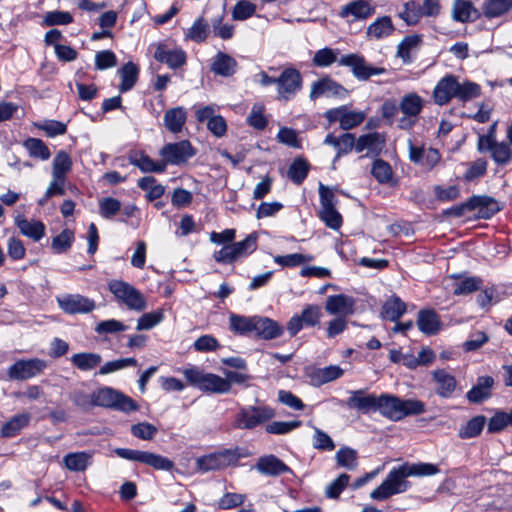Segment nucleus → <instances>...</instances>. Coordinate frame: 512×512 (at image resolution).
I'll return each instance as SVG.
<instances>
[{"instance_id": "28", "label": "nucleus", "mask_w": 512, "mask_h": 512, "mask_svg": "<svg viewBox=\"0 0 512 512\" xmlns=\"http://www.w3.org/2000/svg\"><path fill=\"white\" fill-rule=\"evenodd\" d=\"M31 421V414L23 412L12 416L1 428L0 435L3 438H13L21 433Z\"/></svg>"}, {"instance_id": "49", "label": "nucleus", "mask_w": 512, "mask_h": 512, "mask_svg": "<svg viewBox=\"0 0 512 512\" xmlns=\"http://www.w3.org/2000/svg\"><path fill=\"white\" fill-rule=\"evenodd\" d=\"M71 168L72 160L70 155L63 150L59 151L53 159L52 176L57 178L66 177V174L70 172Z\"/></svg>"}, {"instance_id": "13", "label": "nucleus", "mask_w": 512, "mask_h": 512, "mask_svg": "<svg viewBox=\"0 0 512 512\" xmlns=\"http://www.w3.org/2000/svg\"><path fill=\"white\" fill-rule=\"evenodd\" d=\"M373 0H353L341 7L339 17L347 22L364 21L375 14Z\"/></svg>"}, {"instance_id": "51", "label": "nucleus", "mask_w": 512, "mask_h": 512, "mask_svg": "<svg viewBox=\"0 0 512 512\" xmlns=\"http://www.w3.org/2000/svg\"><path fill=\"white\" fill-rule=\"evenodd\" d=\"M309 171V164L302 158L295 159L289 169L288 177L297 185L301 184L307 177Z\"/></svg>"}, {"instance_id": "44", "label": "nucleus", "mask_w": 512, "mask_h": 512, "mask_svg": "<svg viewBox=\"0 0 512 512\" xmlns=\"http://www.w3.org/2000/svg\"><path fill=\"white\" fill-rule=\"evenodd\" d=\"M23 146L28 151L30 157L38 158L43 161L51 157L49 148L41 139L30 137L23 142Z\"/></svg>"}, {"instance_id": "45", "label": "nucleus", "mask_w": 512, "mask_h": 512, "mask_svg": "<svg viewBox=\"0 0 512 512\" xmlns=\"http://www.w3.org/2000/svg\"><path fill=\"white\" fill-rule=\"evenodd\" d=\"M489 202L496 204L494 201L487 197L473 196L466 203L450 208L446 211V214L455 217H461L466 210H474L478 207L487 206Z\"/></svg>"}, {"instance_id": "38", "label": "nucleus", "mask_w": 512, "mask_h": 512, "mask_svg": "<svg viewBox=\"0 0 512 512\" xmlns=\"http://www.w3.org/2000/svg\"><path fill=\"white\" fill-rule=\"evenodd\" d=\"M406 312V304L396 295L390 296L381 311L383 318L397 321Z\"/></svg>"}, {"instance_id": "23", "label": "nucleus", "mask_w": 512, "mask_h": 512, "mask_svg": "<svg viewBox=\"0 0 512 512\" xmlns=\"http://www.w3.org/2000/svg\"><path fill=\"white\" fill-rule=\"evenodd\" d=\"M232 458H234V454L229 450L206 455L197 459V469L201 472L221 469L227 466Z\"/></svg>"}, {"instance_id": "32", "label": "nucleus", "mask_w": 512, "mask_h": 512, "mask_svg": "<svg viewBox=\"0 0 512 512\" xmlns=\"http://www.w3.org/2000/svg\"><path fill=\"white\" fill-rule=\"evenodd\" d=\"M417 326L422 333L433 335L440 330L441 322L434 310L425 309L418 313Z\"/></svg>"}, {"instance_id": "33", "label": "nucleus", "mask_w": 512, "mask_h": 512, "mask_svg": "<svg viewBox=\"0 0 512 512\" xmlns=\"http://www.w3.org/2000/svg\"><path fill=\"white\" fill-rule=\"evenodd\" d=\"M237 62L226 53L219 52L213 58L211 71L223 77H230L236 72Z\"/></svg>"}, {"instance_id": "47", "label": "nucleus", "mask_w": 512, "mask_h": 512, "mask_svg": "<svg viewBox=\"0 0 512 512\" xmlns=\"http://www.w3.org/2000/svg\"><path fill=\"white\" fill-rule=\"evenodd\" d=\"M407 25H416L423 16L421 6L414 0L408 1L403 5V10L398 14Z\"/></svg>"}, {"instance_id": "43", "label": "nucleus", "mask_w": 512, "mask_h": 512, "mask_svg": "<svg viewBox=\"0 0 512 512\" xmlns=\"http://www.w3.org/2000/svg\"><path fill=\"white\" fill-rule=\"evenodd\" d=\"M511 8L512 0H484L482 5L483 14L488 18L499 17Z\"/></svg>"}, {"instance_id": "12", "label": "nucleus", "mask_w": 512, "mask_h": 512, "mask_svg": "<svg viewBox=\"0 0 512 512\" xmlns=\"http://www.w3.org/2000/svg\"><path fill=\"white\" fill-rule=\"evenodd\" d=\"M302 87V77L294 68L285 69L277 78V93L280 100L292 99Z\"/></svg>"}, {"instance_id": "48", "label": "nucleus", "mask_w": 512, "mask_h": 512, "mask_svg": "<svg viewBox=\"0 0 512 512\" xmlns=\"http://www.w3.org/2000/svg\"><path fill=\"white\" fill-rule=\"evenodd\" d=\"M117 18L118 14L113 10L106 11L99 16L98 25L101 27V31H98V40L113 37L111 28L116 24Z\"/></svg>"}, {"instance_id": "56", "label": "nucleus", "mask_w": 512, "mask_h": 512, "mask_svg": "<svg viewBox=\"0 0 512 512\" xmlns=\"http://www.w3.org/2000/svg\"><path fill=\"white\" fill-rule=\"evenodd\" d=\"M209 34V26L203 18H198L185 34L186 39L201 43Z\"/></svg>"}, {"instance_id": "58", "label": "nucleus", "mask_w": 512, "mask_h": 512, "mask_svg": "<svg viewBox=\"0 0 512 512\" xmlns=\"http://www.w3.org/2000/svg\"><path fill=\"white\" fill-rule=\"evenodd\" d=\"M371 173L379 183H387L392 178V168L386 161L377 159L373 162Z\"/></svg>"}, {"instance_id": "53", "label": "nucleus", "mask_w": 512, "mask_h": 512, "mask_svg": "<svg viewBox=\"0 0 512 512\" xmlns=\"http://www.w3.org/2000/svg\"><path fill=\"white\" fill-rule=\"evenodd\" d=\"M314 259L312 255L301 253H293L287 255H277L274 257V262L283 267H296L301 264L311 262Z\"/></svg>"}, {"instance_id": "21", "label": "nucleus", "mask_w": 512, "mask_h": 512, "mask_svg": "<svg viewBox=\"0 0 512 512\" xmlns=\"http://www.w3.org/2000/svg\"><path fill=\"white\" fill-rule=\"evenodd\" d=\"M458 87V79L453 75H447L439 80L433 90V98L436 104L445 105L452 98H455V91Z\"/></svg>"}, {"instance_id": "35", "label": "nucleus", "mask_w": 512, "mask_h": 512, "mask_svg": "<svg viewBox=\"0 0 512 512\" xmlns=\"http://www.w3.org/2000/svg\"><path fill=\"white\" fill-rule=\"evenodd\" d=\"M424 106L423 99L417 93H408L401 98L399 110L405 116L417 117Z\"/></svg>"}, {"instance_id": "26", "label": "nucleus", "mask_w": 512, "mask_h": 512, "mask_svg": "<svg viewBox=\"0 0 512 512\" xmlns=\"http://www.w3.org/2000/svg\"><path fill=\"white\" fill-rule=\"evenodd\" d=\"M385 146V136L378 133H368L361 135L356 140V151H367L368 154L378 155Z\"/></svg>"}, {"instance_id": "50", "label": "nucleus", "mask_w": 512, "mask_h": 512, "mask_svg": "<svg viewBox=\"0 0 512 512\" xmlns=\"http://www.w3.org/2000/svg\"><path fill=\"white\" fill-rule=\"evenodd\" d=\"M455 89V98L463 102L477 98L481 92L480 86L471 81H464L462 83L458 81V87Z\"/></svg>"}, {"instance_id": "63", "label": "nucleus", "mask_w": 512, "mask_h": 512, "mask_svg": "<svg viewBox=\"0 0 512 512\" xmlns=\"http://www.w3.org/2000/svg\"><path fill=\"white\" fill-rule=\"evenodd\" d=\"M73 22V16L66 11L47 12L43 19L45 26L68 25Z\"/></svg>"}, {"instance_id": "16", "label": "nucleus", "mask_w": 512, "mask_h": 512, "mask_svg": "<svg viewBox=\"0 0 512 512\" xmlns=\"http://www.w3.org/2000/svg\"><path fill=\"white\" fill-rule=\"evenodd\" d=\"M305 376L314 387H320L341 378L344 370L338 365H329L323 368L309 366L305 368Z\"/></svg>"}, {"instance_id": "54", "label": "nucleus", "mask_w": 512, "mask_h": 512, "mask_svg": "<svg viewBox=\"0 0 512 512\" xmlns=\"http://www.w3.org/2000/svg\"><path fill=\"white\" fill-rule=\"evenodd\" d=\"M74 241V233L65 229L52 239L51 248L57 254L65 253L70 249Z\"/></svg>"}, {"instance_id": "37", "label": "nucleus", "mask_w": 512, "mask_h": 512, "mask_svg": "<svg viewBox=\"0 0 512 512\" xmlns=\"http://www.w3.org/2000/svg\"><path fill=\"white\" fill-rule=\"evenodd\" d=\"M130 163L139 168L143 173H163L165 171V165L162 160L154 161L150 156L144 153L132 156Z\"/></svg>"}, {"instance_id": "61", "label": "nucleus", "mask_w": 512, "mask_h": 512, "mask_svg": "<svg viewBox=\"0 0 512 512\" xmlns=\"http://www.w3.org/2000/svg\"><path fill=\"white\" fill-rule=\"evenodd\" d=\"M89 459L90 456L84 452L70 453L65 456L64 463L71 471H82L87 467Z\"/></svg>"}, {"instance_id": "60", "label": "nucleus", "mask_w": 512, "mask_h": 512, "mask_svg": "<svg viewBox=\"0 0 512 512\" xmlns=\"http://www.w3.org/2000/svg\"><path fill=\"white\" fill-rule=\"evenodd\" d=\"M164 318L163 311L158 309L153 312L143 314L137 321L136 329L138 331L150 330L159 324Z\"/></svg>"}, {"instance_id": "2", "label": "nucleus", "mask_w": 512, "mask_h": 512, "mask_svg": "<svg viewBox=\"0 0 512 512\" xmlns=\"http://www.w3.org/2000/svg\"><path fill=\"white\" fill-rule=\"evenodd\" d=\"M376 411L391 421H399L407 416L420 415L426 408L420 400H402L395 395L384 393L377 396Z\"/></svg>"}, {"instance_id": "22", "label": "nucleus", "mask_w": 512, "mask_h": 512, "mask_svg": "<svg viewBox=\"0 0 512 512\" xmlns=\"http://www.w3.org/2000/svg\"><path fill=\"white\" fill-rule=\"evenodd\" d=\"M59 307L68 314L86 313L94 309V302L80 295L58 298Z\"/></svg>"}, {"instance_id": "7", "label": "nucleus", "mask_w": 512, "mask_h": 512, "mask_svg": "<svg viewBox=\"0 0 512 512\" xmlns=\"http://www.w3.org/2000/svg\"><path fill=\"white\" fill-rule=\"evenodd\" d=\"M115 453L120 458L137 461L151 466L156 470L170 471L174 467V463L167 457L148 451L117 448L115 449Z\"/></svg>"}, {"instance_id": "6", "label": "nucleus", "mask_w": 512, "mask_h": 512, "mask_svg": "<svg viewBox=\"0 0 512 512\" xmlns=\"http://www.w3.org/2000/svg\"><path fill=\"white\" fill-rule=\"evenodd\" d=\"M109 290L130 310L141 312L147 307L143 294L127 282L121 280L111 281L109 283Z\"/></svg>"}, {"instance_id": "19", "label": "nucleus", "mask_w": 512, "mask_h": 512, "mask_svg": "<svg viewBox=\"0 0 512 512\" xmlns=\"http://www.w3.org/2000/svg\"><path fill=\"white\" fill-rule=\"evenodd\" d=\"M350 409H356L363 414L376 412L377 396L375 394H366L364 390H354L350 392V397L345 402Z\"/></svg>"}, {"instance_id": "36", "label": "nucleus", "mask_w": 512, "mask_h": 512, "mask_svg": "<svg viewBox=\"0 0 512 512\" xmlns=\"http://www.w3.org/2000/svg\"><path fill=\"white\" fill-rule=\"evenodd\" d=\"M187 113L183 107H175L164 114V125L172 133H179L186 122Z\"/></svg>"}, {"instance_id": "10", "label": "nucleus", "mask_w": 512, "mask_h": 512, "mask_svg": "<svg viewBox=\"0 0 512 512\" xmlns=\"http://www.w3.org/2000/svg\"><path fill=\"white\" fill-rule=\"evenodd\" d=\"M165 165H182L195 155V149L188 140L165 144L159 151Z\"/></svg>"}, {"instance_id": "4", "label": "nucleus", "mask_w": 512, "mask_h": 512, "mask_svg": "<svg viewBox=\"0 0 512 512\" xmlns=\"http://www.w3.org/2000/svg\"><path fill=\"white\" fill-rule=\"evenodd\" d=\"M257 249V235L249 234L244 240L224 245L213 253L217 263L232 264L240 258L247 257Z\"/></svg>"}, {"instance_id": "40", "label": "nucleus", "mask_w": 512, "mask_h": 512, "mask_svg": "<svg viewBox=\"0 0 512 512\" xmlns=\"http://www.w3.org/2000/svg\"><path fill=\"white\" fill-rule=\"evenodd\" d=\"M255 316H243L231 314L229 317V328L238 335H247L253 332Z\"/></svg>"}, {"instance_id": "31", "label": "nucleus", "mask_w": 512, "mask_h": 512, "mask_svg": "<svg viewBox=\"0 0 512 512\" xmlns=\"http://www.w3.org/2000/svg\"><path fill=\"white\" fill-rule=\"evenodd\" d=\"M16 226L20 232L34 240L39 241L45 235V225L38 220H27L22 216H18L15 220Z\"/></svg>"}, {"instance_id": "9", "label": "nucleus", "mask_w": 512, "mask_h": 512, "mask_svg": "<svg viewBox=\"0 0 512 512\" xmlns=\"http://www.w3.org/2000/svg\"><path fill=\"white\" fill-rule=\"evenodd\" d=\"M338 64L349 67L353 76L359 81H367L372 76L386 73L385 68L370 65L362 55L357 53L341 56L338 60Z\"/></svg>"}, {"instance_id": "46", "label": "nucleus", "mask_w": 512, "mask_h": 512, "mask_svg": "<svg viewBox=\"0 0 512 512\" xmlns=\"http://www.w3.org/2000/svg\"><path fill=\"white\" fill-rule=\"evenodd\" d=\"M486 424V418L483 415H477L470 419L466 425L459 430V437L462 439H470L477 437L483 431Z\"/></svg>"}, {"instance_id": "20", "label": "nucleus", "mask_w": 512, "mask_h": 512, "mask_svg": "<svg viewBox=\"0 0 512 512\" xmlns=\"http://www.w3.org/2000/svg\"><path fill=\"white\" fill-rule=\"evenodd\" d=\"M435 384V392L441 398L452 397L457 387V381L446 369H437L431 372Z\"/></svg>"}, {"instance_id": "30", "label": "nucleus", "mask_w": 512, "mask_h": 512, "mask_svg": "<svg viewBox=\"0 0 512 512\" xmlns=\"http://www.w3.org/2000/svg\"><path fill=\"white\" fill-rule=\"evenodd\" d=\"M256 469L264 475L277 476L288 472L289 467L274 455L261 457L257 464Z\"/></svg>"}, {"instance_id": "14", "label": "nucleus", "mask_w": 512, "mask_h": 512, "mask_svg": "<svg viewBox=\"0 0 512 512\" xmlns=\"http://www.w3.org/2000/svg\"><path fill=\"white\" fill-rule=\"evenodd\" d=\"M322 317L321 308L318 305H307L300 315H294L287 323V331L295 336L303 327L319 325Z\"/></svg>"}, {"instance_id": "41", "label": "nucleus", "mask_w": 512, "mask_h": 512, "mask_svg": "<svg viewBox=\"0 0 512 512\" xmlns=\"http://www.w3.org/2000/svg\"><path fill=\"white\" fill-rule=\"evenodd\" d=\"M138 187L146 191V199L151 202L159 199L165 192V187L158 183L153 176H145L139 179Z\"/></svg>"}, {"instance_id": "3", "label": "nucleus", "mask_w": 512, "mask_h": 512, "mask_svg": "<svg viewBox=\"0 0 512 512\" xmlns=\"http://www.w3.org/2000/svg\"><path fill=\"white\" fill-rule=\"evenodd\" d=\"M182 374L190 385L204 392L225 394L230 391L229 381L219 375L205 372L199 367L185 368Z\"/></svg>"}, {"instance_id": "34", "label": "nucleus", "mask_w": 512, "mask_h": 512, "mask_svg": "<svg viewBox=\"0 0 512 512\" xmlns=\"http://www.w3.org/2000/svg\"><path fill=\"white\" fill-rule=\"evenodd\" d=\"M494 379L490 376H482L477 380V384L467 392V399L472 403H480L491 395V388Z\"/></svg>"}, {"instance_id": "55", "label": "nucleus", "mask_w": 512, "mask_h": 512, "mask_svg": "<svg viewBox=\"0 0 512 512\" xmlns=\"http://www.w3.org/2000/svg\"><path fill=\"white\" fill-rule=\"evenodd\" d=\"M122 208L121 202L113 197H105L99 201V212L105 219H113Z\"/></svg>"}, {"instance_id": "42", "label": "nucleus", "mask_w": 512, "mask_h": 512, "mask_svg": "<svg viewBox=\"0 0 512 512\" xmlns=\"http://www.w3.org/2000/svg\"><path fill=\"white\" fill-rule=\"evenodd\" d=\"M421 43V37L419 35L406 36L397 47V56L400 57L404 63H410L412 61L411 53L417 50Z\"/></svg>"}, {"instance_id": "29", "label": "nucleus", "mask_w": 512, "mask_h": 512, "mask_svg": "<svg viewBox=\"0 0 512 512\" xmlns=\"http://www.w3.org/2000/svg\"><path fill=\"white\" fill-rule=\"evenodd\" d=\"M480 16L479 11L468 0H453L452 18L461 23L472 22Z\"/></svg>"}, {"instance_id": "11", "label": "nucleus", "mask_w": 512, "mask_h": 512, "mask_svg": "<svg viewBox=\"0 0 512 512\" xmlns=\"http://www.w3.org/2000/svg\"><path fill=\"white\" fill-rule=\"evenodd\" d=\"M46 368L47 362L43 359H21L9 367L7 375L10 380L23 381L42 374Z\"/></svg>"}, {"instance_id": "25", "label": "nucleus", "mask_w": 512, "mask_h": 512, "mask_svg": "<svg viewBox=\"0 0 512 512\" xmlns=\"http://www.w3.org/2000/svg\"><path fill=\"white\" fill-rule=\"evenodd\" d=\"M394 24L390 16L375 19L366 29V37L370 40H381L393 34Z\"/></svg>"}, {"instance_id": "18", "label": "nucleus", "mask_w": 512, "mask_h": 512, "mask_svg": "<svg viewBox=\"0 0 512 512\" xmlns=\"http://www.w3.org/2000/svg\"><path fill=\"white\" fill-rule=\"evenodd\" d=\"M356 301L353 297L345 294L330 295L325 301V310L330 315L347 317L355 312Z\"/></svg>"}, {"instance_id": "24", "label": "nucleus", "mask_w": 512, "mask_h": 512, "mask_svg": "<svg viewBox=\"0 0 512 512\" xmlns=\"http://www.w3.org/2000/svg\"><path fill=\"white\" fill-rule=\"evenodd\" d=\"M253 332L265 340H271L280 337L283 334V328L270 318L255 315Z\"/></svg>"}, {"instance_id": "64", "label": "nucleus", "mask_w": 512, "mask_h": 512, "mask_svg": "<svg viewBox=\"0 0 512 512\" xmlns=\"http://www.w3.org/2000/svg\"><path fill=\"white\" fill-rule=\"evenodd\" d=\"M219 348L220 344L218 340L210 334L200 336L193 343V349L201 353L214 352Z\"/></svg>"}, {"instance_id": "57", "label": "nucleus", "mask_w": 512, "mask_h": 512, "mask_svg": "<svg viewBox=\"0 0 512 512\" xmlns=\"http://www.w3.org/2000/svg\"><path fill=\"white\" fill-rule=\"evenodd\" d=\"M36 128L45 132L48 137L63 135L67 131L65 123L57 120H43L34 124Z\"/></svg>"}, {"instance_id": "52", "label": "nucleus", "mask_w": 512, "mask_h": 512, "mask_svg": "<svg viewBox=\"0 0 512 512\" xmlns=\"http://www.w3.org/2000/svg\"><path fill=\"white\" fill-rule=\"evenodd\" d=\"M335 459L340 467L354 470L357 467V451L350 447H341L335 454Z\"/></svg>"}, {"instance_id": "59", "label": "nucleus", "mask_w": 512, "mask_h": 512, "mask_svg": "<svg viewBox=\"0 0 512 512\" xmlns=\"http://www.w3.org/2000/svg\"><path fill=\"white\" fill-rule=\"evenodd\" d=\"M491 157L495 163L506 165L512 159V149L510 144L506 142H496L491 153Z\"/></svg>"}, {"instance_id": "17", "label": "nucleus", "mask_w": 512, "mask_h": 512, "mask_svg": "<svg viewBox=\"0 0 512 512\" xmlns=\"http://www.w3.org/2000/svg\"><path fill=\"white\" fill-rule=\"evenodd\" d=\"M348 91L335 80L324 77L311 86L310 99L315 100L321 96L345 98Z\"/></svg>"}, {"instance_id": "8", "label": "nucleus", "mask_w": 512, "mask_h": 512, "mask_svg": "<svg viewBox=\"0 0 512 512\" xmlns=\"http://www.w3.org/2000/svg\"><path fill=\"white\" fill-rule=\"evenodd\" d=\"M98 406H103L124 413H129L139 409L138 404L131 397L110 387L98 389Z\"/></svg>"}, {"instance_id": "27", "label": "nucleus", "mask_w": 512, "mask_h": 512, "mask_svg": "<svg viewBox=\"0 0 512 512\" xmlns=\"http://www.w3.org/2000/svg\"><path fill=\"white\" fill-rule=\"evenodd\" d=\"M154 57L157 61L167 64L172 69L179 68L186 62V54L183 50L167 49L164 45L157 47Z\"/></svg>"}, {"instance_id": "5", "label": "nucleus", "mask_w": 512, "mask_h": 512, "mask_svg": "<svg viewBox=\"0 0 512 512\" xmlns=\"http://www.w3.org/2000/svg\"><path fill=\"white\" fill-rule=\"evenodd\" d=\"M320 209L319 217L327 227L338 230L342 226V216L336 209L337 199L333 190L319 184Z\"/></svg>"}, {"instance_id": "15", "label": "nucleus", "mask_w": 512, "mask_h": 512, "mask_svg": "<svg viewBox=\"0 0 512 512\" xmlns=\"http://www.w3.org/2000/svg\"><path fill=\"white\" fill-rule=\"evenodd\" d=\"M325 118L330 122H339L341 129L350 130L359 126L366 118L362 111H351L346 106L329 109L325 112Z\"/></svg>"}, {"instance_id": "39", "label": "nucleus", "mask_w": 512, "mask_h": 512, "mask_svg": "<svg viewBox=\"0 0 512 512\" xmlns=\"http://www.w3.org/2000/svg\"><path fill=\"white\" fill-rule=\"evenodd\" d=\"M121 78L120 92H127L133 88L139 75V67L133 62H127L118 70Z\"/></svg>"}, {"instance_id": "1", "label": "nucleus", "mask_w": 512, "mask_h": 512, "mask_svg": "<svg viewBox=\"0 0 512 512\" xmlns=\"http://www.w3.org/2000/svg\"><path fill=\"white\" fill-rule=\"evenodd\" d=\"M439 472L437 465L432 463H404L393 468L383 482L370 493L374 500L382 501L389 497L406 492L411 484L407 477L432 476Z\"/></svg>"}, {"instance_id": "62", "label": "nucleus", "mask_w": 512, "mask_h": 512, "mask_svg": "<svg viewBox=\"0 0 512 512\" xmlns=\"http://www.w3.org/2000/svg\"><path fill=\"white\" fill-rule=\"evenodd\" d=\"M338 51L331 48H323L315 52L313 64L318 67H327L338 62Z\"/></svg>"}]
</instances>
